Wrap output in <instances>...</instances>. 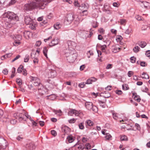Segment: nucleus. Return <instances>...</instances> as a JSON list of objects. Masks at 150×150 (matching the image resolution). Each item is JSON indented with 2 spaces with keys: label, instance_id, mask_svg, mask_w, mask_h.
Segmentation results:
<instances>
[{
  "label": "nucleus",
  "instance_id": "nucleus-43",
  "mask_svg": "<svg viewBox=\"0 0 150 150\" xmlns=\"http://www.w3.org/2000/svg\"><path fill=\"white\" fill-rule=\"evenodd\" d=\"M51 134L54 136H55L57 135V134L56 132L54 130H51Z\"/></svg>",
  "mask_w": 150,
  "mask_h": 150
},
{
  "label": "nucleus",
  "instance_id": "nucleus-32",
  "mask_svg": "<svg viewBox=\"0 0 150 150\" xmlns=\"http://www.w3.org/2000/svg\"><path fill=\"white\" fill-rule=\"evenodd\" d=\"M23 69V66L22 65H20L18 69L17 72L18 73H21Z\"/></svg>",
  "mask_w": 150,
  "mask_h": 150
},
{
  "label": "nucleus",
  "instance_id": "nucleus-58",
  "mask_svg": "<svg viewBox=\"0 0 150 150\" xmlns=\"http://www.w3.org/2000/svg\"><path fill=\"white\" fill-rule=\"evenodd\" d=\"M67 128V127L66 126H65L64 127H63L62 128V132H65V133H66V129Z\"/></svg>",
  "mask_w": 150,
  "mask_h": 150
},
{
  "label": "nucleus",
  "instance_id": "nucleus-20",
  "mask_svg": "<svg viewBox=\"0 0 150 150\" xmlns=\"http://www.w3.org/2000/svg\"><path fill=\"white\" fill-rule=\"evenodd\" d=\"M133 96H135L134 98V100L138 102H140L141 100V98H140L139 96L137 95L136 93H133Z\"/></svg>",
  "mask_w": 150,
  "mask_h": 150
},
{
  "label": "nucleus",
  "instance_id": "nucleus-8",
  "mask_svg": "<svg viewBox=\"0 0 150 150\" xmlns=\"http://www.w3.org/2000/svg\"><path fill=\"white\" fill-rule=\"evenodd\" d=\"M6 141L4 139H1L0 140V147L2 149L6 148L7 144Z\"/></svg>",
  "mask_w": 150,
  "mask_h": 150
},
{
  "label": "nucleus",
  "instance_id": "nucleus-34",
  "mask_svg": "<svg viewBox=\"0 0 150 150\" xmlns=\"http://www.w3.org/2000/svg\"><path fill=\"white\" fill-rule=\"evenodd\" d=\"M29 59V55L27 54H26L25 56V57L24 58V62H28Z\"/></svg>",
  "mask_w": 150,
  "mask_h": 150
},
{
  "label": "nucleus",
  "instance_id": "nucleus-37",
  "mask_svg": "<svg viewBox=\"0 0 150 150\" xmlns=\"http://www.w3.org/2000/svg\"><path fill=\"white\" fill-rule=\"evenodd\" d=\"M120 140L122 141L127 140V137L124 135L122 136L120 138Z\"/></svg>",
  "mask_w": 150,
  "mask_h": 150
},
{
  "label": "nucleus",
  "instance_id": "nucleus-11",
  "mask_svg": "<svg viewBox=\"0 0 150 150\" xmlns=\"http://www.w3.org/2000/svg\"><path fill=\"white\" fill-rule=\"evenodd\" d=\"M25 147L29 150H33L35 148V146L33 143L27 144Z\"/></svg>",
  "mask_w": 150,
  "mask_h": 150
},
{
  "label": "nucleus",
  "instance_id": "nucleus-62",
  "mask_svg": "<svg viewBox=\"0 0 150 150\" xmlns=\"http://www.w3.org/2000/svg\"><path fill=\"white\" fill-rule=\"evenodd\" d=\"M106 47L107 46L105 45H101L100 46L101 50L105 49Z\"/></svg>",
  "mask_w": 150,
  "mask_h": 150
},
{
  "label": "nucleus",
  "instance_id": "nucleus-41",
  "mask_svg": "<svg viewBox=\"0 0 150 150\" xmlns=\"http://www.w3.org/2000/svg\"><path fill=\"white\" fill-rule=\"evenodd\" d=\"M84 148V146L83 144H81L78 147V148L79 150H83Z\"/></svg>",
  "mask_w": 150,
  "mask_h": 150
},
{
  "label": "nucleus",
  "instance_id": "nucleus-29",
  "mask_svg": "<svg viewBox=\"0 0 150 150\" xmlns=\"http://www.w3.org/2000/svg\"><path fill=\"white\" fill-rule=\"evenodd\" d=\"M142 78L143 79H149V76L147 74H146V73L143 72L142 74Z\"/></svg>",
  "mask_w": 150,
  "mask_h": 150
},
{
  "label": "nucleus",
  "instance_id": "nucleus-18",
  "mask_svg": "<svg viewBox=\"0 0 150 150\" xmlns=\"http://www.w3.org/2000/svg\"><path fill=\"white\" fill-rule=\"evenodd\" d=\"M36 54V53L34 54L32 52L31 53V58L33 59H34L33 60V62L34 63H38V58L36 57H34V56Z\"/></svg>",
  "mask_w": 150,
  "mask_h": 150
},
{
  "label": "nucleus",
  "instance_id": "nucleus-26",
  "mask_svg": "<svg viewBox=\"0 0 150 150\" xmlns=\"http://www.w3.org/2000/svg\"><path fill=\"white\" fill-rule=\"evenodd\" d=\"M54 112L56 114L59 116H61L62 115V111L60 110H54Z\"/></svg>",
  "mask_w": 150,
  "mask_h": 150
},
{
  "label": "nucleus",
  "instance_id": "nucleus-49",
  "mask_svg": "<svg viewBox=\"0 0 150 150\" xmlns=\"http://www.w3.org/2000/svg\"><path fill=\"white\" fill-rule=\"evenodd\" d=\"M74 5L76 7H79L80 6L79 4L78 3V2L76 1H75L74 3Z\"/></svg>",
  "mask_w": 150,
  "mask_h": 150
},
{
  "label": "nucleus",
  "instance_id": "nucleus-47",
  "mask_svg": "<svg viewBox=\"0 0 150 150\" xmlns=\"http://www.w3.org/2000/svg\"><path fill=\"white\" fill-rule=\"evenodd\" d=\"M41 41H38L36 42L35 44V45L37 47H38L41 45Z\"/></svg>",
  "mask_w": 150,
  "mask_h": 150
},
{
  "label": "nucleus",
  "instance_id": "nucleus-46",
  "mask_svg": "<svg viewBox=\"0 0 150 150\" xmlns=\"http://www.w3.org/2000/svg\"><path fill=\"white\" fill-rule=\"evenodd\" d=\"M75 121L76 120L74 118H72L68 120L69 122L70 123H74Z\"/></svg>",
  "mask_w": 150,
  "mask_h": 150
},
{
  "label": "nucleus",
  "instance_id": "nucleus-52",
  "mask_svg": "<svg viewBox=\"0 0 150 150\" xmlns=\"http://www.w3.org/2000/svg\"><path fill=\"white\" fill-rule=\"evenodd\" d=\"M12 54H7L6 55L3 56V57L4 58H6V57H9L12 55Z\"/></svg>",
  "mask_w": 150,
  "mask_h": 150
},
{
  "label": "nucleus",
  "instance_id": "nucleus-63",
  "mask_svg": "<svg viewBox=\"0 0 150 150\" xmlns=\"http://www.w3.org/2000/svg\"><path fill=\"white\" fill-rule=\"evenodd\" d=\"M111 32L113 34H116L117 31L116 30H115L113 29H112L111 30Z\"/></svg>",
  "mask_w": 150,
  "mask_h": 150
},
{
  "label": "nucleus",
  "instance_id": "nucleus-57",
  "mask_svg": "<svg viewBox=\"0 0 150 150\" xmlns=\"http://www.w3.org/2000/svg\"><path fill=\"white\" fill-rule=\"evenodd\" d=\"M16 120L13 119L12 120L10 121L11 123L13 124H15L16 123Z\"/></svg>",
  "mask_w": 150,
  "mask_h": 150
},
{
  "label": "nucleus",
  "instance_id": "nucleus-4",
  "mask_svg": "<svg viewBox=\"0 0 150 150\" xmlns=\"http://www.w3.org/2000/svg\"><path fill=\"white\" fill-rule=\"evenodd\" d=\"M74 15L72 13L68 14L65 20V22L67 24H70L74 20Z\"/></svg>",
  "mask_w": 150,
  "mask_h": 150
},
{
  "label": "nucleus",
  "instance_id": "nucleus-60",
  "mask_svg": "<svg viewBox=\"0 0 150 150\" xmlns=\"http://www.w3.org/2000/svg\"><path fill=\"white\" fill-rule=\"evenodd\" d=\"M148 90V89L146 87H144V88L143 89L142 91L144 92L147 93V91Z\"/></svg>",
  "mask_w": 150,
  "mask_h": 150
},
{
  "label": "nucleus",
  "instance_id": "nucleus-39",
  "mask_svg": "<svg viewBox=\"0 0 150 150\" xmlns=\"http://www.w3.org/2000/svg\"><path fill=\"white\" fill-rule=\"evenodd\" d=\"M122 39V38L121 36H118L116 38V40L117 42H120Z\"/></svg>",
  "mask_w": 150,
  "mask_h": 150
},
{
  "label": "nucleus",
  "instance_id": "nucleus-44",
  "mask_svg": "<svg viewBox=\"0 0 150 150\" xmlns=\"http://www.w3.org/2000/svg\"><path fill=\"white\" fill-rule=\"evenodd\" d=\"M134 74L133 72L132 71H129L127 73L128 76L129 77H131Z\"/></svg>",
  "mask_w": 150,
  "mask_h": 150
},
{
  "label": "nucleus",
  "instance_id": "nucleus-22",
  "mask_svg": "<svg viewBox=\"0 0 150 150\" xmlns=\"http://www.w3.org/2000/svg\"><path fill=\"white\" fill-rule=\"evenodd\" d=\"M29 25H30L29 27L31 29H35L36 24L35 22L33 21L31 24H30Z\"/></svg>",
  "mask_w": 150,
  "mask_h": 150
},
{
  "label": "nucleus",
  "instance_id": "nucleus-23",
  "mask_svg": "<svg viewBox=\"0 0 150 150\" xmlns=\"http://www.w3.org/2000/svg\"><path fill=\"white\" fill-rule=\"evenodd\" d=\"M23 34L24 37L26 38H29L30 34V32L28 31H25L23 33Z\"/></svg>",
  "mask_w": 150,
  "mask_h": 150
},
{
  "label": "nucleus",
  "instance_id": "nucleus-27",
  "mask_svg": "<svg viewBox=\"0 0 150 150\" xmlns=\"http://www.w3.org/2000/svg\"><path fill=\"white\" fill-rule=\"evenodd\" d=\"M61 27V25L59 23H57L56 24L54 25V28L56 30H58Z\"/></svg>",
  "mask_w": 150,
  "mask_h": 150
},
{
  "label": "nucleus",
  "instance_id": "nucleus-33",
  "mask_svg": "<svg viewBox=\"0 0 150 150\" xmlns=\"http://www.w3.org/2000/svg\"><path fill=\"white\" fill-rule=\"evenodd\" d=\"M78 126L79 128L81 129H83L84 128L83 122H81L79 124Z\"/></svg>",
  "mask_w": 150,
  "mask_h": 150
},
{
  "label": "nucleus",
  "instance_id": "nucleus-30",
  "mask_svg": "<svg viewBox=\"0 0 150 150\" xmlns=\"http://www.w3.org/2000/svg\"><path fill=\"white\" fill-rule=\"evenodd\" d=\"M122 88L123 90H127L129 89L128 85L127 84H125L122 85Z\"/></svg>",
  "mask_w": 150,
  "mask_h": 150
},
{
  "label": "nucleus",
  "instance_id": "nucleus-2",
  "mask_svg": "<svg viewBox=\"0 0 150 150\" xmlns=\"http://www.w3.org/2000/svg\"><path fill=\"white\" fill-rule=\"evenodd\" d=\"M85 106L88 110L90 111H93L95 112L98 111L97 108L95 106H93L92 102H86L85 103Z\"/></svg>",
  "mask_w": 150,
  "mask_h": 150
},
{
  "label": "nucleus",
  "instance_id": "nucleus-31",
  "mask_svg": "<svg viewBox=\"0 0 150 150\" xmlns=\"http://www.w3.org/2000/svg\"><path fill=\"white\" fill-rule=\"evenodd\" d=\"M141 2L143 3L144 6L145 8H147V7L149 6V3L147 2Z\"/></svg>",
  "mask_w": 150,
  "mask_h": 150
},
{
  "label": "nucleus",
  "instance_id": "nucleus-12",
  "mask_svg": "<svg viewBox=\"0 0 150 150\" xmlns=\"http://www.w3.org/2000/svg\"><path fill=\"white\" fill-rule=\"evenodd\" d=\"M74 54L71 55L67 57V59L69 62H74L76 59V57L74 56Z\"/></svg>",
  "mask_w": 150,
  "mask_h": 150
},
{
  "label": "nucleus",
  "instance_id": "nucleus-1",
  "mask_svg": "<svg viewBox=\"0 0 150 150\" xmlns=\"http://www.w3.org/2000/svg\"><path fill=\"white\" fill-rule=\"evenodd\" d=\"M2 16L3 18L5 19L4 20L7 21L6 25L8 28L11 27L12 25L15 23L18 19L17 15L11 12L8 11L5 12Z\"/></svg>",
  "mask_w": 150,
  "mask_h": 150
},
{
  "label": "nucleus",
  "instance_id": "nucleus-61",
  "mask_svg": "<svg viewBox=\"0 0 150 150\" xmlns=\"http://www.w3.org/2000/svg\"><path fill=\"white\" fill-rule=\"evenodd\" d=\"M135 127L136 129V130H139V129L140 127H139V125L137 123H136L135 124Z\"/></svg>",
  "mask_w": 150,
  "mask_h": 150
},
{
  "label": "nucleus",
  "instance_id": "nucleus-59",
  "mask_svg": "<svg viewBox=\"0 0 150 150\" xmlns=\"http://www.w3.org/2000/svg\"><path fill=\"white\" fill-rule=\"evenodd\" d=\"M20 42L18 41H15L13 43V45L14 46H17L18 45L20 44Z\"/></svg>",
  "mask_w": 150,
  "mask_h": 150
},
{
  "label": "nucleus",
  "instance_id": "nucleus-13",
  "mask_svg": "<svg viewBox=\"0 0 150 150\" xmlns=\"http://www.w3.org/2000/svg\"><path fill=\"white\" fill-rule=\"evenodd\" d=\"M97 79L94 77H92L86 81V84H90L92 83V82L96 81Z\"/></svg>",
  "mask_w": 150,
  "mask_h": 150
},
{
  "label": "nucleus",
  "instance_id": "nucleus-24",
  "mask_svg": "<svg viewBox=\"0 0 150 150\" xmlns=\"http://www.w3.org/2000/svg\"><path fill=\"white\" fill-rule=\"evenodd\" d=\"M121 49L120 48L117 46H115L112 49V51L114 53L118 52Z\"/></svg>",
  "mask_w": 150,
  "mask_h": 150
},
{
  "label": "nucleus",
  "instance_id": "nucleus-51",
  "mask_svg": "<svg viewBox=\"0 0 150 150\" xmlns=\"http://www.w3.org/2000/svg\"><path fill=\"white\" fill-rule=\"evenodd\" d=\"M16 38L18 39V41H20L22 39V36L20 35H17L16 36Z\"/></svg>",
  "mask_w": 150,
  "mask_h": 150
},
{
  "label": "nucleus",
  "instance_id": "nucleus-28",
  "mask_svg": "<svg viewBox=\"0 0 150 150\" xmlns=\"http://www.w3.org/2000/svg\"><path fill=\"white\" fill-rule=\"evenodd\" d=\"M48 51V50L47 48L45 47H43V53L44 55L46 57H47V53Z\"/></svg>",
  "mask_w": 150,
  "mask_h": 150
},
{
  "label": "nucleus",
  "instance_id": "nucleus-14",
  "mask_svg": "<svg viewBox=\"0 0 150 150\" xmlns=\"http://www.w3.org/2000/svg\"><path fill=\"white\" fill-rule=\"evenodd\" d=\"M106 101V99L104 100L103 101L98 100V102L100 104V106L102 108H104L105 107Z\"/></svg>",
  "mask_w": 150,
  "mask_h": 150
},
{
  "label": "nucleus",
  "instance_id": "nucleus-10",
  "mask_svg": "<svg viewBox=\"0 0 150 150\" xmlns=\"http://www.w3.org/2000/svg\"><path fill=\"white\" fill-rule=\"evenodd\" d=\"M46 85L49 87V88H54V82L51 79H48L47 80Z\"/></svg>",
  "mask_w": 150,
  "mask_h": 150
},
{
  "label": "nucleus",
  "instance_id": "nucleus-40",
  "mask_svg": "<svg viewBox=\"0 0 150 150\" xmlns=\"http://www.w3.org/2000/svg\"><path fill=\"white\" fill-rule=\"evenodd\" d=\"M136 59L134 57H132L130 58L131 62L132 63H134L135 62Z\"/></svg>",
  "mask_w": 150,
  "mask_h": 150
},
{
  "label": "nucleus",
  "instance_id": "nucleus-21",
  "mask_svg": "<svg viewBox=\"0 0 150 150\" xmlns=\"http://www.w3.org/2000/svg\"><path fill=\"white\" fill-rule=\"evenodd\" d=\"M50 73L52 78H53L56 76V72L54 70H50Z\"/></svg>",
  "mask_w": 150,
  "mask_h": 150
},
{
  "label": "nucleus",
  "instance_id": "nucleus-16",
  "mask_svg": "<svg viewBox=\"0 0 150 150\" xmlns=\"http://www.w3.org/2000/svg\"><path fill=\"white\" fill-rule=\"evenodd\" d=\"M14 116L16 118V117L18 118H21V117H25L26 116V115H25L24 114L21 113H15L14 115Z\"/></svg>",
  "mask_w": 150,
  "mask_h": 150
},
{
  "label": "nucleus",
  "instance_id": "nucleus-9",
  "mask_svg": "<svg viewBox=\"0 0 150 150\" xmlns=\"http://www.w3.org/2000/svg\"><path fill=\"white\" fill-rule=\"evenodd\" d=\"M59 42V40L57 38H55L49 43V45L50 47L54 46L58 44Z\"/></svg>",
  "mask_w": 150,
  "mask_h": 150
},
{
  "label": "nucleus",
  "instance_id": "nucleus-7",
  "mask_svg": "<svg viewBox=\"0 0 150 150\" xmlns=\"http://www.w3.org/2000/svg\"><path fill=\"white\" fill-rule=\"evenodd\" d=\"M24 21L27 25L31 24L33 21V20L29 16H25L24 17Z\"/></svg>",
  "mask_w": 150,
  "mask_h": 150
},
{
  "label": "nucleus",
  "instance_id": "nucleus-25",
  "mask_svg": "<svg viewBox=\"0 0 150 150\" xmlns=\"http://www.w3.org/2000/svg\"><path fill=\"white\" fill-rule=\"evenodd\" d=\"M140 48L138 46H136L134 47L133 50V52L135 53H137L140 51Z\"/></svg>",
  "mask_w": 150,
  "mask_h": 150
},
{
  "label": "nucleus",
  "instance_id": "nucleus-5",
  "mask_svg": "<svg viewBox=\"0 0 150 150\" xmlns=\"http://www.w3.org/2000/svg\"><path fill=\"white\" fill-rule=\"evenodd\" d=\"M80 114L79 111L73 109H71L68 113V115L71 116H72L74 115L76 116H79Z\"/></svg>",
  "mask_w": 150,
  "mask_h": 150
},
{
  "label": "nucleus",
  "instance_id": "nucleus-55",
  "mask_svg": "<svg viewBox=\"0 0 150 150\" xmlns=\"http://www.w3.org/2000/svg\"><path fill=\"white\" fill-rule=\"evenodd\" d=\"M145 54L148 57L150 56V50H148L146 51Z\"/></svg>",
  "mask_w": 150,
  "mask_h": 150
},
{
  "label": "nucleus",
  "instance_id": "nucleus-19",
  "mask_svg": "<svg viewBox=\"0 0 150 150\" xmlns=\"http://www.w3.org/2000/svg\"><path fill=\"white\" fill-rule=\"evenodd\" d=\"M75 138L72 135H70L68 136L67 139L69 143H71L74 140Z\"/></svg>",
  "mask_w": 150,
  "mask_h": 150
},
{
  "label": "nucleus",
  "instance_id": "nucleus-53",
  "mask_svg": "<svg viewBox=\"0 0 150 150\" xmlns=\"http://www.w3.org/2000/svg\"><path fill=\"white\" fill-rule=\"evenodd\" d=\"M22 71H23L22 72V74L24 76H26L27 74V71L25 69H23Z\"/></svg>",
  "mask_w": 150,
  "mask_h": 150
},
{
  "label": "nucleus",
  "instance_id": "nucleus-54",
  "mask_svg": "<svg viewBox=\"0 0 150 150\" xmlns=\"http://www.w3.org/2000/svg\"><path fill=\"white\" fill-rule=\"evenodd\" d=\"M21 57V56L20 55H18L17 56H16V57L15 58L13 59L12 61V62H14V61H15V60H16L17 59H19L20 57Z\"/></svg>",
  "mask_w": 150,
  "mask_h": 150
},
{
  "label": "nucleus",
  "instance_id": "nucleus-17",
  "mask_svg": "<svg viewBox=\"0 0 150 150\" xmlns=\"http://www.w3.org/2000/svg\"><path fill=\"white\" fill-rule=\"evenodd\" d=\"M139 45L142 48L144 47L146 45V43L144 41H139L138 42Z\"/></svg>",
  "mask_w": 150,
  "mask_h": 150
},
{
  "label": "nucleus",
  "instance_id": "nucleus-45",
  "mask_svg": "<svg viewBox=\"0 0 150 150\" xmlns=\"http://www.w3.org/2000/svg\"><path fill=\"white\" fill-rule=\"evenodd\" d=\"M115 93L118 95H120L122 94V92L121 90H116L115 91Z\"/></svg>",
  "mask_w": 150,
  "mask_h": 150
},
{
  "label": "nucleus",
  "instance_id": "nucleus-38",
  "mask_svg": "<svg viewBox=\"0 0 150 150\" xmlns=\"http://www.w3.org/2000/svg\"><path fill=\"white\" fill-rule=\"evenodd\" d=\"M16 82L18 84L19 86H21L22 84L21 80L19 78H17L16 79Z\"/></svg>",
  "mask_w": 150,
  "mask_h": 150
},
{
  "label": "nucleus",
  "instance_id": "nucleus-48",
  "mask_svg": "<svg viewBox=\"0 0 150 150\" xmlns=\"http://www.w3.org/2000/svg\"><path fill=\"white\" fill-rule=\"evenodd\" d=\"M2 73L5 75H7L8 73V69H4L3 70Z\"/></svg>",
  "mask_w": 150,
  "mask_h": 150
},
{
  "label": "nucleus",
  "instance_id": "nucleus-3",
  "mask_svg": "<svg viewBox=\"0 0 150 150\" xmlns=\"http://www.w3.org/2000/svg\"><path fill=\"white\" fill-rule=\"evenodd\" d=\"M30 81L33 82L34 85L35 86H38V87H40L42 85L41 83L40 80L38 78L31 76L30 77Z\"/></svg>",
  "mask_w": 150,
  "mask_h": 150
},
{
  "label": "nucleus",
  "instance_id": "nucleus-36",
  "mask_svg": "<svg viewBox=\"0 0 150 150\" xmlns=\"http://www.w3.org/2000/svg\"><path fill=\"white\" fill-rule=\"evenodd\" d=\"M111 112L112 115L113 117V118L115 120H116L117 118V116L116 115V114L114 113V111L112 110Z\"/></svg>",
  "mask_w": 150,
  "mask_h": 150
},
{
  "label": "nucleus",
  "instance_id": "nucleus-15",
  "mask_svg": "<svg viewBox=\"0 0 150 150\" xmlns=\"http://www.w3.org/2000/svg\"><path fill=\"white\" fill-rule=\"evenodd\" d=\"M93 122L90 120H87L85 122V125L87 128H88V126H93Z\"/></svg>",
  "mask_w": 150,
  "mask_h": 150
},
{
  "label": "nucleus",
  "instance_id": "nucleus-6",
  "mask_svg": "<svg viewBox=\"0 0 150 150\" xmlns=\"http://www.w3.org/2000/svg\"><path fill=\"white\" fill-rule=\"evenodd\" d=\"M38 92L39 94L41 96H42L45 94L46 92V88L42 85L38 87Z\"/></svg>",
  "mask_w": 150,
  "mask_h": 150
},
{
  "label": "nucleus",
  "instance_id": "nucleus-50",
  "mask_svg": "<svg viewBox=\"0 0 150 150\" xmlns=\"http://www.w3.org/2000/svg\"><path fill=\"white\" fill-rule=\"evenodd\" d=\"M140 65L142 67H146L147 65V64H146L145 62H141L140 63Z\"/></svg>",
  "mask_w": 150,
  "mask_h": 150
},
{
  "label": "nucleus",
  "instance_id": "nucleus-42",
  "mask_svg": "<svg viewBox=\"0 0 150 150\" xmlns=\"http://www.w3.org/2000/svg\"><path fill=\"white\" fill-rule=\"evenodd\" d=\"M98 31H99L100 33L101 34H103L105 32V30L103 28H100L98 29Z\"/></svg>",
  "mask_w": 150,
  "mask_h": 150
},
{
  "label": "nucleus",
  "instance_id": "nucleus-35",
  "mask_svg": "<svg viewBox=\"0 0 150 150\" xmlns=\"http://www.w3.org/2000/svg\"><path fill=\"white\" fill-rule=\"evenodd\" d=\"M86 84V82H81L79 84V86L81 88H83L85 86Z\"/></svg>",
  "mask_w": 150,
  "mask_h": 150
},
{
  "label": "nucleus",
  "instance_id": "nucleus-56",
  "mask_svg": "<svg viewBox=\"0 0 150 150\" xmlns=\"http://www.w3.org/2000/svg\"><path fill=\"white\" fill-rule=\"evenodd\" d=\"M112 86H108L107 87L105 88V89L107 91H110L111 90V88Z\"/></svg>",
  "mask_w": 150,
  "mask_h": 150
},
{
  "label": "nucleus",
  "instance_id": "nucleus-64",
  "mask_svg": "<svg viewBox=\"0 0 150 150\" xmlns=\"http://www.w3.org/2000/svg\"><path fill=\"white\" fill-rule=\"evenodd\" d=\"M112 64H108L107 65L106 67V69H111L112 68Z\"/></svg>",
  "mask_w": 150,
  "mask_h": 150
}]
</instances>
